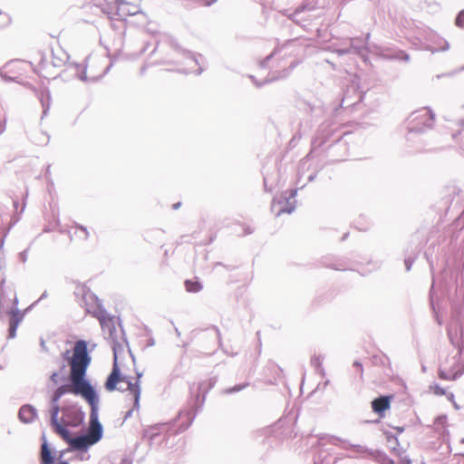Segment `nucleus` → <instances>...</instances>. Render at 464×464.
<instances>
[{"instance_id":"nucleus-1","label":"nucleus","mask_w":464,"mask_h":464,"mask_svg":"<svg viewBox=\"0 0 464 464\" xmlns=\"http://www.w3.org/2000/svg\"><path fill=\"white\" fill-rule=\"evenodd\" d=\"M80 354L76 352L71 362V371L66 380L68 383L62 384L56 388V392L62 397L67 393L81 396L91 407L90 419L95 424L98 423V411L100 398L97 391L86 378L88 369V359L85 358L80 365L78 359Z\"/></svg>"},{"instance_id":"nucleus-2","label":"nucleus","mask_w":464,"mask_h":464,"mask_svg":"<svg viewBox=\"0 0 464 464\" xmlns=\"http://www.w3.org/2000/svg\"><path fill=\"white\" fill-rule=\"evenodd\" d=\"M60 411H62V407L51 404L49 411L51 425L54 432L68 443L70 450L86 451L102 438L103 429L102 423L98 420V423L94 424L92 419H90L89 428L85 434L72 437L69 430L59 420L58 415Z\"/></svg>"},{"instance_id":"nucleus-3","label":"nucleus","mask_w":464,"mask_h":464,"mask_svg":"<svg viewBox=\"0 0 464 464\" xmlns=\"http://www.w3.org/2000/svg\"><path fill=\"white\" fill-rule=\"evenodd\" d=\"M113 350V365L112 370L109 376L106 379L105 382V389L108 392H113L115 390H118L120 392H125L129 391L130 394L132 395V398L134 400V408L139 410L140 409V378L142 376L141 372H137V380L132 382L130 379V377L122 375L121 372V369L118 365V352L119 350H121V346L120 344H116L114 343L112 346Z\"/></svg>"},{"instance_id":"nucleus-4","label":"nucleus","mask_w":464,"mask_h":464,"mask_svg":"<svg viewBox=\"0 0 464 464\" xmlns=\"http://www.w3.org/2000/svg\"><path fill=\"white\" fill-rule=\"evenodd\" d=\"M4 276L0 283V316L9 315L8 338H14L19 324L24 319V314L18 309V298L14 289H5Z\"/></svg>"},{"instance_id":"nucleus-5","label":"nucleus","mask_w":464,"mask_h":464,"mask_svg":"<svg viewBox=\"0 0 464 464\" xmlns=\"http://www.w3.org/2000/svg\"><path fill=\"white\" fill-rule=\"evenodd\" d=\"M464 373L462 350L457 349L454 355L448 357L440 366L439 377L442 380L453 381Z\"/></svg>"},{"instance_id":"nucleus-6","label":"nucleus","mask_w":464,"mask_h":464,"mask_svg":"<svg viewBox=\"0 0 464 464\" xmlns=\"http://www.w3.org/2000/svg\"><path fill=\"white\" fill-rule=\"evenodd\" d=\"M448 336L452 345L463 351L464 349V319L458 309L453 310L452 317L448 326Z\"/></svg>"},{"instance_id":"nucleus-7","label":"nucleus","mask_w":464,"mask_h":464,"mask_svg":"<svg viewBox=\"0 0 464 464\" xmlns=\"http://www.w3.org/2000/svg\"><path fill=\"white\" fill-rule=\"evenodd\" d=\"M170 436L168 423H157L144 430V437L150 441V445L162 446L163 449L170 447L169 446Z\"/></svg>"},{"instance_id":"nucleus-8","label":"nucleus","mask_w":464,"mask_h":464,"mask_svg":"<svg viewBox=\"0 0 464 464\" xmlns=\"http://www.w3.org/2000/svg\"><path fill=\"white\" fill-rule=\"evenodd\" d=\"M410 119V124L415 121L416 123L413 125H409V133H421L426 129L431 128L435 119V115L431 111L422 109L412 112Z\"/></svg>"},{"instance_id":"nucleus-9","label":"nucleus","mask_w":464,"mask_h":464,"mask_svg":"<svg viewBox=\"0 0 464 464\" xmlns=\"http://www.w3.org/2000/svg\"><path fill=\"white\" fill-rule=\"evenodd\" d=\"M63 416L61 423L67 427H79L85 419V412L77 403L68 404L62 407Z\"/></svg>"},{"instance_id":"nucleus-10","label":"nucleus","mask_w":464,"mask_h":464,"mask_svg":"<svg viewBox=\"0 0 464 464\" xmlns=\"http://www.w3.org/2000/svg\"><path fill=\"white\" fill-rule=\"evenodd\" d=\"M297 194L296 189H292L289 192L285 191L279 198H274L271 204V211L276 217L283 213L291 214L295 209V198Z\"/></svg>"},{"instance_id":"nucleus-11","label":"nucleus","mask_w":464,"mask_h":464,"mask_svg":"<svg viewBox=\"0 0 464 464\" xmlns=\"http://www.w3.org/2000/svg\"><path fill=\"white\" fill-rule=\"evenodd\" d=\"M76 352L79 353V354H80L79 358H81V359H78V363L81 364L82 362H84V359L87 358L88 359V366H89L91 363V361H92V357L88 353L87 342L84 340H78L75 342L72 353H71L70 350H66L63 353V357L68 362V365L71 367V362H72L73 357H75Z\"/></svg>"},{"instance_id":"nucleus-12","label":"nucleus","mask_w":464,"mask_h":464,"mask_svg":"<svg viewBox=\"0 0 464 464\" xmlns=\"http://www.w3.org/2000/svg\"><path fill=\"white\" fill-rule=\"evenodd\" d=\"M298 63V61H293L291 62L290 65L287 68H284L279 71L275 69L272 72H270L267 79L263 82H257L253 75H250L249 78L252 80V82L256 87H261L264 83L286 78Z\"/></svg>"},{"instance_id":"nucleus-13","label":"nucleus","mask_w":464,"mask_h":464,"mask_svg":"<svg viewBox=\"0 0 464 464\" xmlns=\"http://www.w3.org/2000/svg\"><path fill=\"white\" fill-rule=\"evenodd\" d=\"M295 40H290L288 42H286L285 44H284L283 45H280V46H276L274 51L268 55L266 56V58L265 60H263L261 63H260V66L262 68H266V67H269L270 66V63L275 59V58H281L283 56H285L287 54H293V52H288V50L295 44Z\"/></svg>"},{"instance_id":"nucleus-14","label":"nucleus","mask_w":464,"mask_h":464,"mask_svg":"<svg viewBox=\"0 0 464 464\" xmlns=\"http://www.w3.org/2000/svg\"><path fill=\"white\" fill-rule=\"evenodd\" d=\"M23 64L21 60L9 61L0 69L1 77L5 81H15Z\"/></svg>"},{"instance_id":"nucleus-15","label":"nucleus","mask_w":464,"mask_h":464,"mask_svg":"<svg viewBox=\"0 0 464 464\" xmlns=\"http://www.w3.org/2000/svg\"><path fill=\"white\" fill-rule=\"evenodd\" d=\"M97 318L104 334H108L109 337L114 340L116 327L113 317L110 316L105 311H100Z\"/></svg>"},{"instance_id":"nucleus-16","label":"nucleus","mask_w":464,"mask_h":464,"mask_svg":"<svg viewBox=\"0 0 464 464\" xmlns=\"http://www.w3.org/2000/svg\"><path fill=\"white\" fill-rule=\"evenodd\" d=\"M117 14L123 18L125 16L135 15L140 13V7L136 5L130 4L124 0H116Z\"/></svg>"},{"instance_id":"nucleus-17","label":"nucleus","mask_w":464,"mask_h":464,"mask_svg":"<svg viewBox=\"0 0 464 464\" xmlns=\"http://www.w3.org/2000/svg\"><path fill=\"white\" fill-rule=\"evenodd\" d=\"M37 417V410L31 404L23 405L18 411V418L24 423H31Z\"/></svg>"},{"instance_id":"nucleus-18","label":"nucleus","mask_w":464,"mask_h":464,"mask_svg":"<svg viewBox=\"0 0 464 464\" xmlns=\"http://www.w3.org/2000/svg\"><path fill=\"white\" fill-rule=\"evenodd\" d=\"M369 38H370V34H366L365 40H362L358 37L351 38L350 45H349V48L351 49V53L360 55V56H363Z\"/></svg>"},{"instance_id":"nucleus-19","label":"nucleus","mask_w":464,"mask_h":464,"mask_svg":"<svg viewBox=\"0 0 464 464\" xmlns=\"http://www.w3.org/2000/svg\"><path fill=\"white\" fill-rule=\"evenodd\" d=\"M390 396H379L372 401V409L375 413L382 417L383 416L384 411L390 408Z\"/></svg>"},{"instance_id":"nucleus-20","label":"nucleus","mask_w":464,"mask_h":464,"mask_svg":"<svg viewBox=\"0 0 464 464\" xmlns=\"http://www.w3.org/2000/svg\"><path fill=\"white\" fill-rule=\"evenodd\" d=\"M69 56L63 49L52 52V64L53 67H62L68 62Z\"/></svg>"},{"instance_id":"nucleus-21","label":"nucleus","mask_w":464,"mask_h":464,"mask_svg":"<svg viewBox=\"0 0 464 464\" xmlns=\"http://www.w3.org/2000/svg\"><path fill=\"white\" fill-rule=\"evenodd\" d=\"M39 101L43 107V115L45 116L50 109L51 95L48 90H43L38 93Z\"/></svg>"},{"instance_id":"nucleus-22","label":"nucleus","mask_w":464,"mask_h":464,"mask_svg":"<svg viewBox=\"0 0 464 464\" xmlns=\"http://www.w3.org/2000/svg\"><path fill=\"white\" fill-rule=\"evenodd\" d=\"M41 462L42 464H53V456L52 455L51 450L44 440L41 447Z\"/></svg>"},{"instance_id":"nucleus-23","label":"nucleus","mask_w":464,"mask_h":464,"mask_svg":"<svg viewBox=\"0 0 464 464\" xmlns=\"http://www.w3.org/2000/svg\"><path fill=\"white\" fill-rule=\"evenodd\" d=\"M195 416H196V413L193 412V411H191V410L180 411L179 418H185L188 421L186 424H182L180 426V428L179 429V430L180 432L186 430L192 424V422L195 419Z\"/></svg>"},{"instance_id":"nucleus-24","label":"nucleus","mask_w":464,"mask_h":464,"mask_svg":"<svg viewBox=\"0 0 464 464\" xmlns=\"http://www.w3.org/2000/svg\"><path fill=\"white\" fill-rule=\"evenodd\" d=\"M68 68L73 69L75 71L76 76L83 82L87 81V75H86V67L82 66V64L75 63H68Z\"/></svg>"},{"instance_id":"nucleus-25","label":"nucleus","mask_w":464,"mask_h":464,"mask_svg":"<svg viewBox=\"0 0 464 464\" xmlns=\"http://www.w3.org/2000/svg\"><path fill=\"white\" fill-rule=\"evenodd\" d=\"M170 46L178 53H180L181 54L185 55L186 57L191 59L194 61L196 64H198V60L197 59L196 55L188 51L181 49L179 44L174 41H169Z\"/></svg>"},{"instance_id":"nucleus-26","label":"nucleus","mask_w":464,"mask_h":464,"mask_svg":"<svg viewBox=\"0 0 464 464\" xmlns=\"http://www.w3.org/2000/svg\"><path fill=\"white\" fill-rule=\"evenodd\" d=\"M343 448L344 450L352 449L353 450V452L358 453V454H363V453H368L371 455L372 454V451L364 446L350 444L346 441H343Z\"/></svg>"},{"instance_id":"nucleus-27","label":"nucleus","mask_w":464,"mask_h":464,"mask_svg":"<svg viewBox=\"0 0 464 464\" xmlns=\"http://www.w3.org/2000/svg\"><path fill=\"white\" fill-rule=\"evenodd\" d=\"M184 284L186 290L190 293H198L203 288L201 283L198 280L188 279Z\"/></svg>"},{"instance_id":"nucleus-28","label":"nucleus","mask_w":464,"mask_h":464,"mask_svg":"<svg viewBox=\"0 0 464 464\" xmlns=\"http://www.w3.org/2000/svg\"><path fill=\"white\" fill-rule=\"evenodd\" d=\"M324 358L321 355H313L311 357V365L314 367L320 374L324 375V370L322 367Z\"/></svg>"},{"instance_id":"nucleus-29","label":"nucleus","mask_w":464,"mask_h":464,"mask_svg":"<svg viewBox=\"0 0 464 464\" xmlns=\"http://www.w3.org/2000/svg\"><path fill=\"white\" fill-rule=\"evenodd\" d=\"M66 368V365L62 362L61 366H60V372H53L51 376H50V380L51 382L53 383V384H57L60 381H65L67 378L63 375V376H60V372H62L63 371H64Z\"/></svg>"},{"instance_id":"nucleus-30","label":"nucleus","mask_w":464,"mask_h":464,"mask_svg":"<svg viewBox=\"0 0 464 464\" xmlns=\"http://www.w3.org/2000/svg\"><path fill=\"white\" fill-rule=\"evenodd\" d=\"M216 382H217L216 378L209 379L208 381V386H207V382H200L199 385H198V390H199V392H203L204 393H206V392H208V390H210V389H212L214 387Z\"/></svg>"},{"instance_id":"nucleus-31","label":"nucleus","mask_w":464,"mask_h":464,"mask_svg":"<svg viewBox=\"0 0 464 464\" xmlns=\"http://www.w3.org/2000/svg\"><path fill=\"white\" fill-rule=\"evenodd\" d=\"M82 300L86 305H88L89 301L95 302V303L99 302L97 296L94 294H92L90 290L84 291ZM97 306L100 307L101 304H97Z\"/></svg>"},{"instance_id":"nucleus-32","label":"nucleus","mask_w":464,"mask_h":464,"mask_svg":"<svg viewBox=\"0 0 464 464\" xmlns=\"http://www.w3.org/2000/svg\"><path fill=\"white\" fill-rule=\"evenodd\" d=\"M75 227L78 228L80 230V235H79V237L82 240H87L89 238V232H88V229L86 227L84 226H82V225H79V224H75Z\"/></svg>"},{"instance_id":"nucleus-33","label":"nucleus","mask_w":464,"mask_h":464,"mask_svg":"<svg viewBox=\"0 0 464 464\" xmlns=\"http://www.w3.org/2000/svg\"><path fill=\"white\" fill-rule=\"evenodd\" d=\"M246 386H247L246 383H245V384H237V385H235V386L231 387V388L226 389L225 393L230 394V393L237 392L242 391Z\"/></svg>"},{"instance_id":"nucleus-34","label":"nucleus","mask_w":464,"mask_h":464,"mask_svg":"<svg viewBox=\"0 0 464 464\" xmlns=\"http://www.w3.org/2000/svg\"><path fill=\"white\" fill-rule=\"evenodd\" d=\"M455 24L459 28H464V9L456 17Z\"/></svg>"},{"instance_id":"nucleus-35","label":"nucleus","mask_w":464,"mask_h":464,"mask_svg":"<svg viewBox=\"0 0 464 464\" xmlns=\"http://www.w3.org/2000/svg\"><path fill=\"white\" fill-rule=\"evenodd\" d=\"M379 461L381 464H394V461L392 459L382 453H379Z\"/></svg>"},{"instance_id":"nucleus-36","label":"nucleus","mask_w":464,"mask_h":464,"mask_svg":"<svg viewBox=\"0 0 464 464\" xmlns=\"http://www.w3.org/2000/svg\"><path fill=\"white\" fill-rule=\"evenodd\" d=\"M62 398V395H60L55 390L53 391V394H52V397H51V401H50V404H54V405H59V401L60 399Z\"/></svg>"},{"instance_id":"nucleus-37","label":"nucleus","mask_w":464,"mask_h":464,"mask_svg":"<svg viewBox=\"0 0 464 464\" xmlns=\"http://www.w3.org/2000/svg\"><path fill=\"white\" fill-rule=\"evenodd\" d=\"M446 420H447V417L445 415L439 416L436 418V420L434 421V425L436 427H438L440 425L443 427L446 423Z\"/></svg>"},{"instance_id":"nucleus-38","label":"nucleus","mask_w":464,"mask_h":464,"mask_svg":"<svg viewBox=\"0 0 464 464\" xmlns=\"http://www.w3.org/2000/svg\"><path fill=\"white\" fill-rule=\"evenodd\" d=\"M449 48H450L449 43L444 41V46L443 47H437V48L430 47L429 50L431 53H436V52H440V51H447V50H449Z\"/></svg>"},{"instance_id":"nucleus-39","label":"nucleus","mask_w":464,"mask_h":464,"mask_svg":"<svg viewBox=\"0 0 464 464\" xmlns=\"http://www.w3.org/2000/svg\"><path fill=\"white\" fill-rule=\"evenodd\" d=\"M350 92V90H347L345 92H344V96L343 98V101H342V104L343 105L344 103L346 104V106H351L353 104H355L356 102H349L348 99V94Z\"/></svg>"},{"instance_id":"nucleus-40","label":"nucleus","mask_w":464,"mask_h":464,"mask_svg":"<svg viewBox=\"0 0 464 464\" xmlns=\"http://www.w3.org/2000/svg\"><path fill=\"white\" fill-rule=\"evenodd\" d=\"M335 53L342 56V55H344V54H348V53H351V49L349 47L347 48H339V49H336L335 50Z\"/></svg>"},{"instance_id":"nucleus-41","label":"nucleus","mask_w":464,"mask_h":464,"mask_svg":"<svg viewBox=\"0 0 464 464\" xmlns=\"http://www.w3.org/2000/svg\"><path fill=\"white\" fill-rule=\"evenodd\" d=\"M433 391H434V393L437 395H444L445 394V390L439 385H434Z\"/></svg>"},{"instance_id":"nucleus-42","label":"nucleus","mask_w":464,"mask_h":464,"mask_svg":"<svg viewBox=\"0 0 464 464\" xmlns=\"http://www.w3.org/2000/svg\"><path fill=\"white\" fill-rule=\"evenodd\" d=\"M404 263H405L406 270L410 271L411 268V266L413 264V259H411V257L406 258Z\"/></svg>"},{"instance_id":"nucleus-43","label":"nucleus","mask_w":464,"mask_h":464,"mask_svg":"<svg viewBox=\"0 0 464 464\" xmlns=\"http://www.w3.org/2000/svg\"><path fill=\"white\" fill-rule=\"evenodd\" d=\"M79 451L82 453L81 456H80V459L82 460L89 459L90 455L87 454L88 450L86 451H82V450H79Z\"/></svg>"},{"instance_id":"nucleus-44","label":"nucleus","mask_w":464,"mask_h":464,"mask_svg":"<svg viewBox=\"0 0 464 464\" xmlns=\"http://www.w3.org/2000/svg\"><path fill=\"white\" fill-rule=\"evenodd\" d=\"M19 257H20V260H21L23 263L26 262V260H27V254H26V251H23V252H21V253H20V255H19Z\"/></svg>"},{"instance_id":"nucleus-45","label":"nucleus","mask_w":464,"mask_h":464,"mask_svg":"<svg viewBox=\"0 0 464 464\" xmlns=\"http://www.w3.org/2000/svg\"><path fill=\"white\" fill-rule=\"evenodd\" d=\"M306 8H307V7H306L305 5H301V6H299V7L296 9L295 13L294 14V16H295H295H297L301 12H303V11H304V9H306Z\"/></svg>"},{"instance_id":"nucleus-46","label":"nucleus","mask_w":464,"mask_h":464,"mask_svg":"<svg viewBox=\"0 0 464 464\" xmlns=\"http://www.w3.org/2000/svg\"><path fill=\"white\" fill-rule=\"evenodd\" d=\"M353 366L356 367L361 372H362V364L357 361L353 362Z\"/></svg>"},{"instance_id":"nucleus-47","label":"nucleus","mask_w":464,"mask_h":464,"mask_svg":"<svg viewBox=\"0 0 464 464\" xmlns=\"http://www.w3.org/2000/svg\"><path fill=\"white\" fill-rule=\"evenodd\" d=\"M47 296H48V293H47V291H44V292L41 295L40 298H39L35 303H38V302H40L41 300H43V299H44V298H47Z\"/></svg>"},{"instance_id":"nucleus-48","label":"nucleus","mask_w":464,"mask_h":464,"mask_svg":"<svg viewBox=\"0 0 464 464\" xmlns=\"http://www.w3.org/2000/svg\"><path fill=\"white\" fill-rule=\"evenodd\" d=\"M134 410H135V408L133 407L132 409H130V411H128L126 412L125 419L130 418V417L131 416L132 411H133ZM136 411H138V410L136 409Z\"/></svg>"},{"instance_id":"nucleus-49","label":"nucleus","mask_w":464,"mask_h":464,"mask_svg":"<svg viewBox=\"0 0 464 464\" xmlns=\"http://www.w3.org/2000/svg\"><path fill=\"white\" fill-rule=\"evenodd\" d=\"M5 130V124L3 122L0 124V135Z\"/></svg>"},{"instance_id":"nucleus-50","label":"nucleus","mask_w":464,"mask_h":464,"mask_svg":"<svg viewBox=\"0 0 464 464\" xmlns=\"http://www.w3.org/2000/svg\"><path fill=\"white\" fill-rule=\"evenodd\" d=\"M402 461H403V462H405L406 464H411V459H408L407 457H404V458L402 459Z\"/></svg>"},{"instance_id":"nucleus-51","label":"nucleus","mask_w":464,"mask_h":464,"mask_svg":"<svg viewBox=\"0 0 464 464\" xmlns=\"http://www.w3.org/2000/svg\"><path fill=\"white\" fill-rule=\"evenodd\" d=\"M180 205H181V203L178 202V203H175L172 208H173V209H178L180 207Z\"/></svg>"},{"instance_id":"nucleus-52","label":"nucleus","mask_w":464,"mask_h":464,"mask_svg":"<svg viewBox=\"0 0 464 464\" xmlns=\"http://www.w3.org/2000/svg\"><path fill=\"white\" fill-rule=\"evenodd\" d=\"M403 60H404V61H406V62H408V61L410 60V56H409V54H404V55H403Z\"/></svg>"},{"instance_id":"nucleus-53","label":"nucleus","mask_w":464,"mask_h":464,"mask_svg":"<svg viewBox=\"0 0 464 464\" xmlns=\"http://www.w3.org/2000/svg\"><path fill=\"white\" fill-rule=\"evenodd\" d=\"M154 343H155L154 340H153V339H150V340L149 341L148 345L152 346V345H154Z\"/></svg>"},{"instance_id":"nucleus-54","label":"nucleus","mask_w":464,"mask_h":464,"mask_svg":"<svg viewBox=\"0 0 464 464\" xmlns=\"http://www.w3.org/2000/svg\"><path fill=\"white\" fill-rule=\"evenodd\" d=\"M314 175H311V176H309L308 180H309V181H312V180H314Z\"/></svg>"},{"instance_id":"nucleus-55","label":"nucleus","mask_w":464,"mask_h":464,"mask_svg":"<svg viewBox=\"0 0 464 464\" xmlns=\"http://www.w3.org/2000/svg\"><path fill=\"white\" fill-rule=\"evenodd\" d=\"M60 464H70V463L68 461H66V460H61Z\"/></svg>"},{"instance_id":"nucleus-56","label":"nucleus","mask_w":464,"mask_h":464,"mask_svg":"<svg viewBox=\"0 0 464 464\" xmlns=\"http://www.w3.org/2000/svg\"><path fill=\"white\" fill-rule=\"evenodd\" d=\"M357 96H358V101H361L362 98V95L361 93H358Z\"/></svg>"},{"instance_id":"nucleus-57","label":"nucleus","mask_w":464,"mask_h":464,"mask_svg":"<svg viewBox=\"0 0 464 464\" xmlns=\"http://www.w3.org/2000/svg\"><path fill=\"white\" fill-rule=\"evenodd\" d=\"M175 332H176V334H177V335H178V336H179V335H180V333H179V329H178V328H175Z\"/></svg>"},{"instance_id":"nucleus-58","label":"nucleus","mask_w":464,"mask_h":464,"mask_svg":"<svg viewBox=\"0 0 464 464\" xmlns=\"http://www.w3.org/2000/svg\"><path fill=\"white\" fill-rule=\"evenodd\" d=\"M17 206H18V202H17L16 200H15V201H14V207L15 208H17Z\"/></svg>"},{"instance_id":"nucleus-59","label":"nucleus","mask_w":464,"mask_h":464,"mask_svg":"<svg viewBox=\"0 0 464 464\" xmlns=\"http://www.w3.org/2000/svg\"><path fill=\"white\" fill-rule=\"evenodd\" d=\"M41 346H42L43 348H44V346H45V345H44V341L43 339L41 340Z\"/></svg>"},{"instance_id":"nucleus-60","label":"nucleus","mask_w":464,"mask_h":464,"mask_svg":"<svg viewBox=\"0 0 464 464\" xmlns=\"http://www.w3.org/2000/svg\"><path fill=\"white\" fill-rule=\"evenodd\" d=\"M24 208H25V202H24V205H23L21 212H23L24 210Z\"/></svg>"},{"instance_id":"nucleus-61","label":"nucleus","mask_w":464,"mask_h":464,"mask_svg":"<svg viewBox=\"0 0 464 464\" xmlns=\"http://www.w3.org/2000/svg\"><path fill=\"white\" fill-rule=\"evenodd\" d=\"M460 126L464 127V119L460 121Z\"/></svg>"},{"instance_id":"nucleus-62","label":"nucleus","mask_w":464,"mask_h":464,"mask_svg":"<svg viewBox=\"0 0 464 464\" xmlns=\"http://www.w3.org/2000/svg\"><path fill=\"white\" fill-rule=\"evenodd\" d=\"M50 172V166L47 167L46 174Z\"/></svg>"},{"instance_id":"nucleus-63","label":"nucleus","mask_w":464,"mask_h":464,"mask_svg":"<svg viewBox=\"0 0 464 464\" xmlns=\"http://www.w3.org/2000/svg\"><path fill=\"white\" fill-rule=\"evenodd\" d=\"M246 233V234H251V233H252V230L248 229Z\"/></svg>"},{"instance_id":"nucleus-64","label":"nucleus","mask_w":464,"mask_h":464,"mask_svg":"<svg viewBox=\"0 0 464 464\" xmlns=\"http://www.w3.org/2000/svg\"><path fill=\"white\" fill-rule=\"evenodd\" d=\"M393 442H394V444L397 443V439L396 438L393 439Z\"/></svg>"}]
</instances>
